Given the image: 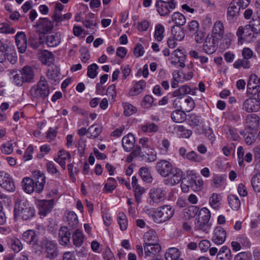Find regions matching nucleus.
Masks as SVG:
<instances>
[{
  "label": "nucleus",
  "instance_id": "64",
  "mask_svg": "<svg viewBox=\"0 0 260 260\" xmlns=\"http://www.w3.org/2000/svg\"><path fill=\"white\" fill-rule=\"evenodd\" d=\"M134 190L135 201L138 204H139L141 202L142 196L145 193V189L144 187L139 186L134 188Z\"/></svg>",
  "mask_w": 260,
  "mask_h": 260
},
{
  "label": "nucleus",
  "instance_id": "17",
  "mask_svg": "<svg viewBox=\"0 0 260 260\" xmlns=\"http://www.w3.org/2000/svg\"><path fill=\"white\" fill-rule=\"evenodd\" d=\"M53 206V199L39 201L38 204L39 213L41 215L46 216L51 211Z\"/></svg>",
  "mask_w": 260,
  "mask_h": 260
},
{
  "label": "nucleus",
  "instance_id": "48",
  "mask_svg": "<svg viewBox=\"0 0 260 260\" xmlns=\"http://www.w3.org/2000/svg\"><path fill=\"white\" fill-rule=\"evenodd\" d=\"M122 106L123 108V113L126 116H129L137 111V109L136 107L127 102H123L122 103Z\"/></svg>",
  "mask_w": 260,
  "mask_h": 260
},
{
  "label": "nucleus",
  "instance_id": "44",
  "mask_svg": "<svg viewBox=\"0 0 260 260\" xmlns=\"http://www.w3.org/2000/svg\"><path fill=\"white\" fill-rule=\"evenodd\" d=\"M186 119L188 124L192 128L199 126L202 122L200 116L195 113L189 114Z\"/></svg>",
  "mask_w": 260,
  "mask_h": 260
},
{
  "label": "nucleus",
  "instance_id": "39",
  "mask_svg": "<svg viewBox=\"0 0 260 260\" xmlns=\"http://www.w3.org/2000/svg\"><path fill=\"white\" fill-rule=\"evenodd\" d=\"M32 179L25 177L22 180L23 188L25 192L27 193H31L34 191H36V187Z\"/></svg>",
  "mask_w": 260,
  "mask_h": 260
},
{
  "label": "nucleus",
  "instance_id": "20",
  "mask_svg": "<svg viewBox=\"0 0 260 260\" xmlns=\"http://www.w3.org/2000/svg\"><path fill=\"white\" fill-rule=\"evenodd\" d=\"M259 118L254 114L247 116L245 119L246 127L249 130L256 129L259 126Z\"/></svg>",
  "mask_w": 260,
  "mask_h": 260
},
{
  "label": "nucleus",
  "instance_id": "6",
  "mask_svg": "<svg viewBox=\"0 0 260 260\" xmlns=\"http://www.w3.org/2000/svg\"><path fill=\"white\" fill-rule=\"evenodd\" d=\"M177 6V3L174 0H157L155 7L156 11L161 16H168L171 12Z\"/></svg>",
  "mask_w": 260,
  "mask_h": 260
},
{
  "label": "nucleus",
  "instance_id": "10",
  "mask_svg": "<svg viewBox=\"0 0 260 260\" xmlns=\"http://www.w3.org/2000/svg\"><path fill=\"white\" fill-rule=\"evenodd\" d=\"M41 247L48 258L52 259L57 255V247L54 241L45 238L41 242Z\"/></svg>",
  "mask_w": 260,
  "mask_h": 260
},
{
  "label": "nucleus",
  "instance_id": "40",
  "mask_svg": "<svg viewBox=\"0 0 260 260\" xmlns=\"http://www.w3.org/2000/svg\"><path fill=\"white\" fill-rule=\"evenodd\" d=\"M172 35L176 41H181L185 37V32L181 26L174 25L171 29Z\"/></svg>",
  "mask_w": 260,
  "mask_h": 260
},
{
  "label": "nucleus",
  "instance_id": "38",
  "mask_svg": "<svg viewBox=\"0 0 260 260\" xmlns=\"http://www.w3.org/2000/svg\"><path fill=\"white\" fill-rule=\"evenodd\" d=\"M195 107V103L190 96H186L182 103L181 110L184 112H189L193 110Z\"/></svg>",
  "mask_w": 260,
  "mask_h": 260
},
{
  "label": "nucleus",
  "instance_id": "59",
  "mask_svg": "<svg viewBox=\"0 0 260 260\" xmlns=\"http://www.w3.org/2000/svg\"><path fill=\"white\" fill-rule=\"evenodd\" d=\"M185 159L196 162H200L203 160V157L194 151L187 153L186 155Z\"/></svg>",
  "mask_w": 260,
  "mask_h": 260
},
{
  "label": "nucleus",
  "instance_id": "26",
  "mask_svg": "<svg viewBox=\"0 0 260 260\" xmlns=\"http://www.w3.org/2000/svg\"><path fill=\"white\" fill-rule=\"evenodd\" d=\"M122 143L124 150L129 152L134 148L135 138L133 135L128 134L123 138Z\"/></svg>",
  "mask_w": 260,
  "mask_h": 260
},
{
  "label": "nucleus",
  "instance_id": "52",
  "mask_svg": "<svg viewBox=\"0 0 260 260\" xmlns=\"http://www.w3.org/2000/svg\"><path fill=\"white\" fill-rule=\"evenodd\" d=\"M210 228V223L201 220H198L195 222L196 230L201 231L206 233H208Z\"/></svg>",
  "mask_w": 260,
  "mask_h": 260
},
{
  "label": "nucleus",
  "instance_id": "3",
  "mask_svg": "<svg viewBox=\"0 0 260 260\" xmlns=\"http://www.w3.org/2000/svg\"><path fill=\"white\" fill-rule=\"evenodd\" d=\"M35 77L34 69L29 66H24L13 76V82L17 86H22L25 83H31Z\"/></svg>",
  "mask_w": 260,
  "mask_h": 260
},
{
  "label": "nucleus",
  "instance_id": "35",
  "mask_svg": "<svg viewBox=\"0 0 260 260\" xmlns=\"http://www.w3.org/2000/svg\"><path fill=\"white\" fill-rule=\"evenodd\" d=\"M223 129L228 138L233 141H237L239 138V136L235 128L230 125H225L223 126Z\"/></svg>",
  "mask_w": 260,
  "mask_h": 260
},
{
  "label": "nucleus",
  "instance_id": "28",
  "mask_svg": "<svg viewBox=\"0 0 260 260\" xmlns=\"http://www.w3.org/2000/svg\"><path fill=\"white\" fill-rule=\"evenodd\" d=\"M37 24L40 26L44 34L51 31L53 28L52 22L47 18H40Z\"/></svg>",
  "mask_w": 260,
  "mask_h": 260
},
{
  "label": "nucleus",
  "instance_id": "12",
  "mask_svg": "<svg viewBox=\"0 0 260 260\" xmlns=\"http://www.w3.org/2000/svg\"><path fill=\"white\" fill-rule=\"evenodd\" d=\"M0 186L6 190L13 192L15 186L12 177L4 171L0 172Z\"/></svg>",
  "mask_w": 260,
  "mask_h": 260
},
{
  "label": "nucleus",
  "instance_id": "53",
  "mask_svg": "<svg viewBox=\"0 0 260 260\" xmlns=\"http://www.w3.org/2000/svg\"><path fill=\"white\" fill-rule=\"evenodd\" d=\"M165 27L161 24H157L155 27L154 37L156 40L160 42L164 38Z\"/></svg>",
  "mask_w": 260,
  "mask_h": 260
},
{
  "label": "nucleus",
  "instance_id": "34",
  "mask_svg": "<svg viewBox=\"0 0 260 260\" xmlns=\"http://www.w3.org/2000/svg\"><path fill=\"white\" fill-rule=\"evenodd\" d=\"M146 86V82L141 80L136 82L133 87L131 89L129 94L131 96H136L141 93Z\"/></svg>",
  "mask_w": 260,
  "mask_h": 260
},
{
  "label": "nucleus",
  "instance_id": "23",
  "mask_svg": "<svg viewBox=\"0 0 260 260\" xmlns=\"http://www.w3.org/2000/svg\"><path fill=\"white\" fill-rule=\"evenodd\" d=\"M71 238V234L69 230L66 226L61 227L58 232L59 242L61 245H66L69 242Z\"/></svg>",
  "mask_w": 260,
  "mask_h": 260
},
{
  "label": "nucleus",
  "instance_id": "5",
  "mask_svg": "<svg viewBox=\"0 0 260 260\" xmlns=\"http://www.w3.org/2000/svg\"><path fill=\"white\" fill-rule=\"evenodd\" d=\"M8 60L12 64L17 62V56L15 51L0 40V62Z\"/></svg>",
  "mask_w": 260,
  "mask_h": 260
},
{
  "label": "nucleus",
  "instance_id": "15",
  "mask_svg": "<svg viewBox=\"0 0 260 260\" xmlns=\"http://www.w3.org/2000/svg\"><path fill=\"white\" fill-rule=\"evenodd\" d=\"M219 41V40L212 36L211 37L208 36L203 45L204 52L208 54H212L214 53L217 48Z\"/></svg>",
  "mask_w": 260,
  "mask_h": 260
},
{
  "label": "nucleus",
  "instance_id": "8",
  "mask_svg": "<svg viewBox=\"0 0 260 260\" xmlns=\"http://www.w3.org/2000/svg\"><path fill=\"white\" fill-rule=\"evenodd\" d=\"M258 34V32L255 31L250 24L245 25L244 27L242 26L239 27L236 32L239 40L243 39L248 42H251L255 40Z\"/></svg>",
  "mask_w": 260,
  "mask_h": 260
},
{
  "label": "nucleus",
  "instance_id": "16",
  "mask_svg": "<svg viewBox=\"0 0 260 260\" xmlns=\"http://www.w3.org/2000/svg\"><path fill=\"white\" fill-rule=\"evenodd\" d=\"M226 237V232L221 226H217L214 230L212 240L216 245L222 244Z\"/></svg>",
  "mask_w": 260,
  "mask_h": 260
},
{
  "label": "nucleus",
  "instance_id": "19",
  "mask_svg": "<svg viewBox=\"0 0 260 260\" xmlns=\"http://www.w3.org/2000/svg\"><path fill=\"white\" fill-rule=\"evenodd\" d=\"M170 175H172V177L170 178L165 179L164 183L166 185H174L181 181L183 172L180 169L175 168Z\"/></svg>",
  "mask_w": 260,
  "mask_h": 260
},
{
  "label": "nucleus",
  "instance_id": "43",
  "mask_svg": "<svg viewBox=\"0 0 260 260\" xmlns=\"http://www.w3.org/2000/svg\"><path fill=\"white\" fill-rule=\"evenodd\" d=\"M228 201L230 206L233 210L237 211L240 208L241 206L240 201L236 195H229Z\"/></svg>",
  "mask_w": 260,
  "mask_h": 260
},
{
  "label": "nucleus",
  "instance_id": "11",
  "mask_svg": "<svg viewBox=\"0 0 260 260\" xmlns=\"http://www.w3.org/2000/svg\"><path fill=\"white\" fill-rule=\"evenodd\" d=\"M167 192L162 187H154L149 191V197L153 203L158 204L165 200Z\"/></svg>",
  "mask_w": 260,
  "mask_h": 260
},
{
  "label": "nucleus",
  "instance_id": "24",
  "mask_svg": "<svg viewBox=\"0 0 260 260\" xmlns=\"http://www.w3.org/2000/svg\"><path fill=\"white\" fill-rule=\"evenodd\" d=\"M145 254L147 256H154L161 250V247L157 243L144 245Z\"/></svg>",
  "mask_w": 260,
  "mask_h": 260
},
{
  "label": "nucleus",
  "instance_id": "18",
  "mask_svg": "<svg viewBox=\"0 0 260 260\" xmlns=\"http://www.w3.org/2000/svg\"><path fill=\"white\" fill-rule=\"evenodd\" d=\"M259 109V101L255 98L246 99L243 105V109L247 112H257Z\"/></svg>",
  "mask_w": 260,
  "mask_h": 260
},
{
  "label": "nucleus",
  "instance_id": "55",
  "mask_svg": "<svg viewBox=\"0 0 260 260\" xmlns=\"http://www.w3.org/2000/svg\"><path fill=\"white\" fill-rule=\"evenodd\" d=\"M117 181L116 179L112 177H109L107 179V182L104 185V188L106 192L111 193L117 187Z\"/></svg>",
  "mask_w": 260,
  "mask_h": 260
},
{
  "label": "nucleus",
  "instance_id": "42",
  "mask_svg": "<svg viewBox=\"0 0 260 260\" xmlns=\"http://www.w3.org/2000/svg\"><path fill=\"white\" fill-rule=\"evenodd\" d=\"M204 181L203 179L200 177H197L194 179L193 177H191L190 181H189V185L194 191L201 190L203 187Z\"/></svg>",
  "mask_w": 260,
  "mask_h": 260
},
{
  "label": "nucleus",
  "instance_id": "9",
  "mask_svg": "<svg viewBox=\"0 0 260 260\" xmlns=\"http://www.w3.org/2000/svg\"><path fill=\"white\" fill-rule=\"evenodd\" d=\"M22 240L26 244L37 250L39 248V235L37 232L32 230H28L23 232L22 236Z\"/></svg>",
  "mask_w": 260,
  "mask_h": 260
},
{
  "label": "nucleus",
  "instance_id": "32",
  "mask_svg": "<svg viewBox=\"0 0 260 260\" xmlns=\"http://www.w3.org/2000/svg\"><path fill=\"white\" fill-rule=\"evenodd\" d=\"M61 41V34L56 32L47 36L46 38V43L49 47H56L58 46Z\"/></svg>",
  "mask_w": 260,
  "mask_h": 260
},
{
  "label": "nucleus",
  "instance_id": "33",
  "mask_svg": "<svg viewBox=\"0 0 260 260\" xmlns=\"http://www.w3.org/2000/svg\"><path fill=\"white\" fill-rule=\"evenodd\" d=\"M145 243L144 245L156 243L158 241V237L156 232L152 230H149L144 235Z\"/></svg>",
  "mask_w": 260,
  "mask_h": 260
},
{
  "label": "nucleus",
  "instance_id": "7",
  "mask_svg": "<svg viewBox=\"0 0 260 260\" xmlns=\"http://www.w3.org/2000/svg\"><path fill=\"white\" fill-rule=\"evenodd\" d=\"M174 214V209L170 205H164L156 209L155 222L160 223L170 219Z\"/></svg>",
  "mask_w": 260,
  "mask_h": 260
},
{
  "label": "nucleus",
  "instance_id": "63",
  "mask_svg": "<svg viewBox=\"0 0 260 260\" xmlns=\"http://www.w3.org/2000/svg\"><path fill=\"white\" fill-rule=\"evenodd\" d=\"M256 32L260 33V10L257 12L256 16L252 19L250 24Z\"/></svg>",
  "mask_w": 260,
  "mask_h": 260
},
{
  "label": "nucleus",
  "instance_id": "51",
  "mask_svg": "<svg viewBox=\"0 0 260 260\" xmlns=\"http://www.w3.org/2000/svg\"><path fill=\"white\" fill-rule=\"evenodd\" d=\"M158 126L151 122H147L145 124L141 126L142 131L146 133H156L158 131Z\"/></svg>",
  "mask_w": 260,
  "mask_h": 260
},
{
  "label": "nucleus",
  "instance_id": "36",
  "mask_svg": "<svg viewBox=\"0 0 260 260\" xmlns=\"http://www.w3.org/2000/svg\"><path fill=\"white\" fill-rule=\"evenodd\" d=\"M180 253L179 249L175 247L168 249L165 253L166 260H183L180 258Z\"/></svg>",
  "mask_w": 260,
  "mask_h": 260
},
{
  "label": "nucleus",
  "instance_id": "62",
  "mask_svg": "<svg viewBox=\"0 0 260 260\" xmlns=\"http://www.w3.org/2000/svg\"><path fill=\"white\" fill-rule=\"evenodd\" d=\"M99 66L96 63H92L87 68V73L88 77L91 79L95 78L98 74L97 72Z\"/></svg>",
  "mask_w": 260,
  "mask_h": 260
},
{
  "label": "nucleus",
  "instance_id": "13",
  "mask_svg": "<svg viewBox=\"0 0 260 260\" xmlns=\"http://www.w3.org/2000/svg\"><path fill=\"white\" fill-rule=\"evenodd\" d=\"M176 167L168 160H161L157 162L156 166L157 172L162 177L169 176Z\"/></svg>",
  "mask_w": 260,
  "mask_h": 260
},
{
  "label": "nucleus",
  "instance_id": "31",
  "mask_svg": "<svg viewBox=\"0 0 260 260\" xmlns=\"http://www.w3.org/2000/svg\"><path fill=\"white\" fill-rule=\"evenodd\" d=\"M38 57L42 63L48 64L52 61L53 55L51 52L44 50L38 53Z\"/></svg>",
  "mask_w": 260,
  "mask_h": 260
},
{
  "label": "nucleus",
  "instance_id": "56",
  "mask_svg": "<svg viewBox=\"0 0 260 260\" xmlns=\"http://www.w3.org/2000/svg\"><path fill=\"white\" fill-rule=\"evenodd\" d=\"M139 174L143 181L150 183L152 181V177L146 167H142L139 170Z\"/></svg>",
  "mask_w": 260,
  "mask_h": 260
},
{
  "label": "nucleus",
  "instance_id": "2",
  "mask_svg": "<svg viewBox=\"0 0 260 260\" xmlns=\"http://www.w3.org/2000/svg\"><path fill=\"white\" fill-rule=\"evenodd\" d=\"M50 92V86L44 76H41L40 80L30 89V93L33 100H44L48 96Z\"/></svg>",
  "mask_w": 260,
  "mask_h": 260
},
{
  "label": "nucleus",
  "instance_id": "46",
  "mask_svg": "<svg viewBox=\"0 0 260 260\" xmlns=\"http://www.w3.org/2000/svg\"><path fill=\"white\" fill-rule=\"evenodd\" d=\"M72 14L71 13H67L63 15L61 13H59L56 11L53 13L52 18L54 21L56 23V25H59V23H61L66 20H69L72 17Z\"/></svg>",
  "mask_w": 260,
  "mask_h": 260
},
{
  "label": "nucleus",
  "instance_id": "61",
  "mask_svg": "<svg viewBox=\"0 0 260 260\" xmlns=\"http://www.w3.org/2000/svg\"><path fill=\"white\" fill-rule=\"evenodd\" d=\"M102 128L101 126L92 125L88 129V132L90 134L89 137L90 139H94L97 137L102 132Z\"/></svg>",
  "mask_w": 260,
  "mask_h": 260
},
{
  "label": "nucleus",
  "instance_id": "49",
  "mask_svg": "<svg viewBox=\"0 0 260 260\" xmlns=\"http://www.w3.org/2000/svg\"><path fill=\"white\" fill-rule=\"evenodd\" d=\"M67 220L69 226L73 229L76 228L79 222L78 216L73 211L68 212L67 216Z\"/></svg>",
  "mask_w": 260,
  "mask_h": 260
},
{
  "label": "nucleus",
  "instance_id": "1",
  "mask_svg": "<svg viewBox=\"0 0 260 260\" xmlns=\"http://www.w3.org/2000/svg\"><path fill=\"white\" fill-rule=\"evenodd\" d=\"M36 210L26 200H20L15 203L14 215L24 220H29L35 215Z\"/></svg>",
  "mask_w": 260,
  "mask_h": 260
},
{
  "label": "nucleus",
  "instance_id": "41",
  "mask_svg": "<svg viewBox=\"0 0 260 260\" xmlns=\"http://www.w3.org/2000/svg\"><path fill=\"white\" fill-rule=\"evenodd\" d=\"M171 20L175 23V25L177 26H182L186 23V18L185 16L179 12H174L171 15Z\"/></svg>",
  "mask_w": 260,
  "mask_h": 260
},
{
  "label": "nucleus",
  "instance_id": "4",
  "mask_svg": "<svg viewBox=\"0 0 260 260\" xmlns=\"http://www.w3.org/2000/svg\"><path fill=\"white\" fill-rule=\"evenodd\" d=\"M250 0H233L228 8L227 19L233 21L239 14L241 8L244 9L249 4Z\"/></svg>",
  "mask_w": 260,
  "mask_h": 260
},
{
  "label": "nucleus",
  "instance_id": "21",
  "mask_svg": "<svg viewBox=\"0 0 260 260\" xmlns=\"http://www.w3.org/2000/svg\"><path fill=\"white\" fill-rule=\"evenodd\" d=\"M16 45L20 53H24L27 47L26 35L23 32H19L16 35Z\"/></svg>",
  "mask_w": 260,
  "mask_h": 260
},
{
  "label": "nucleus",
  "instance_id": "27",
  "mask_svg": "<svg viewBox=\"0 0 260 260\" xmlns=\"http://www.w3.org/2000/svg\"><path fill=\"white\" fill-rule=\"evenodd\" d=\"M71 155L70 153L64 150H61L59 151L57 157L54 158V160L58 163L61 168L66 169V160L70 159Z\"/></svg>",
  "mask_w": 260,
  "mask_h": 260
},
{
  "label": "nucleus",
  "instance_id": "58",
  "mask_svg": "<svg viewBox=\"0 0 260 260\" xmlns=\"http://www.w3.org/2000/svg\"><path fill=\"white\" fill-rule=\"evenodd\" d=\"M233 67L236 69H239L241 67L244 69H249L250 67V61L244 58L238 59L233 64Z\"/></svg>",
  "mask_w": 260,
  "mask_h": 260
},
{
  "label": "nucleus",
  "instance_id": "25",
  "mask_svg": "<svg viewBox=\"0 0 260 260\" xmlns=\"http://www.w3.org/2000/svg\"><path fill=\"white\" fill-rule=\"evenodd\" d=\"M224 32V26L222 22L217 21L215 22L212 31V36L218 40H221Z\"/></svg>",
  "mask_w": 260,
  "mask_h": 260
},
{
  "label": "nucleus",
  "instance_id": "60",
  "mask_svg": "<svg viewBox=\"0 0 260 260\" xmlns=\"http://www.w3.org/2000/svg\"><path fill=\"white\" fill-rule=\"evenodd\" d=\"M251 183L255 191L260 192V171L252 177Z\"/></svg>",
  "mask_w": 260,
  "mask_h": 260
},
{
  "label": "nucleus",
  "instance_id": "14",
  "mask_svg": "<svg viewBox=\"0 0 260 260\" xmlns=\"http://www.w3.org/2000/svg\"><path fill=\"white\" fill-rule=\"evenodd\" d=\"M32 180L36 187V192L38 193L42 192L46 183V177L44 174L40 171H35L33 172Z\"/></svg>",
  "mask_w": 260,
  "mask_h": 260
},
{
  "label": "nucleus",
  "instance_id": "50",
  "mask_svg": "<svg viewBox=\"0 0 260 260\" xmlns=\"http://www.w3.org/2000/svg\"><path fill=\"white\" fill-rule=\"evenodd\" d=\"M199 210L197 206H190L184 210V215L186 218L190 219L195 217L199 213Z\"/></svg>",
  "mask_w": 260,
  "mask_h": 260
},
{
  "label": "nucleus",
  "instance_id": "22",
  "mask_svg": "<svg viewBox=\"0 0 260 260\" xmlns=\"http://www.w3.org/2000/svg\"><path fill=\"white\" fill-rule=\"evenodd\" d=\"M46 75L49 80L58 83L60 80L59 69L54 64L49 66Z\"/></svg>",
  "mask_w": 260,
  "mask_h": 260
},
{
  "label": "nucleus",
  "instance_id": "54",
  "mask_svg": "<svg viewBox=\"0 0 260 260\" xmlns=\"http://www.w3.org/2000/svg\"><path fill=\"white\" fill-rule=\"evenodd\" d=\"M117 221L120 229L122 231L126 230L128 225V221L126 216L123 213H119L117 215Z\"/></svg>",
  "mask_w": 260,
  "mask_h": 260
},
{
  "label": "nucleus",
  "instance_id": "29",
  "mask_svg": "<svg viewBox=\"0 0 260 260\" xmlns=\"http://www.w3.org/2000/svg\"><path fill=\"white\" fill-rule=\"evenodd\" d=\"M232 257L231 249L226 246H223L218 251L216 260H231Z\"/></svg>",
  "mask_w": 260,
  "mask_h": 260
},
{
  "label": "nucleus",
  "instance_id": "57",
  "mask_svg": "<svg viewBox=\"0 0 260 260\" xmlns=\"http://www.w3.org/2000/svg\"><path fill=\"white\" fill-rule=\"evenodd\" d=\"M199 216L200 218L198 220L205 221V222H209L211 217V213L210 210L207 208H202L199 211Z\"/></svg>",
  "mask_w": 260,
  "mask_h": 260
},
{
  "label": "nucleus",
  "instance_id": "37",
  "mask_svg": "<svg viewBox=\"0 0 260 260\" xmlns=\"http://www.w3.org/2000/svg\"><path fill=\"white\" fill-rule=\"evenodd\" d=\"M171 118L176 123H182L186 119V115L183 111L177 109L172 113Z\"/></svg>",
  "mask_w": 260,
  "mask_h": 260
},
{
  "label": "nucleus",
  "instance_id": "45",
  "mask_svg": "<svg viewBox=\"0 0 260 260\" xmlns=\"http://www.w3.org/2000/svg\"><path fill=\"white\" fill-rule=\"evenodd\" d=\"M84 239L83 233L79 230H76L73 234V244L76 247H80Z\"/></svg>",
  "mask_w": 260,
  "mask_h": 260
},
{
  "label": "nucleus",
  "instance_id": "30",
  "mask_svg": "<svg viewBox=\"0 0 260 260\" xmlns=\"http://www.w3.org/2000/svg\"><path fill=\"white\" fill-rule=\"evenodd\" d=\"M222 197L220 194L213 193L209 199V204L211 208L218 210L221 205Z\"/></svg>",
  "mask_w": 260,
  "mask_h": 260
},
{
  "label": "nucleus",
  "instance_id": "47",
  "mask_svg": "<svg viewBox=\"0 0 260 260\" xmlns=\"http://www.w3.org/2000/svg\"><path fill=\"white\" fill-rule=\"evenodd\" d=\"M191 89L189 86L185 85H182L173 92V96L183 98L186 94L189 93Z\"/></svg>",
  "mask_w": 260,
  "mask_h": 260
}]
</instances>
